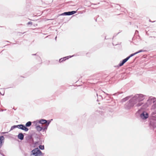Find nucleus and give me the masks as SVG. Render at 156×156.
<instances>
[{
  "mask_svg": "<svg viewBox=\"0 0 156 156\" xmlns=\"http://www.w3.org/2000/svg\"><path fill=\"white\" fill-rule=\"evenodd\" d=\"M145 98V96L142 94H136L132 97L125 105V108L126 109H130L135 105L136 107L141 106L143 103L141 102Z\"/></svg>",
  "mask_w": 156,
  "mask_h": 156,
  "instance_id": "f257e3e1",
  "label": "nucleus"
},
{
  "mask_svg": "<svg viewBox=\"0 0 156 156\" xmlns=\"http://www.w3.org/2000/svg\"><path fill=\"white\" fill-rule=\"evenodd\" d=\"M52 120V119H51L50 120H46L44 119H42L39 120H37L36 121H34V122L36 123V125L38 123H40L42 125L44 124V126H46V128H48V127L51 122V121Z\"/></svg>",
  "mask_w": 156,
  "mask_h": 156,
  "instance_id": "f03ea898",
  "label": "nucleus"
},
{
  "mask_svg": "<svg viewBox=\"0 0 156 156\" xmlns=\"http://www.w3.org/2000/svg\"><path fill=\"white\" fill-rule=\"evenodd\" d=\"M43 154L41 151L37 147L34 149L30 152V156H41Z\"/></svg>",
  "mask_w": 156,
  "mask_h": 156,
  "instance_id": "7ed1b4c3",
  "label": "nucleus"
},
{
  "mask_svg": "<svg viewBox=\"0 0 156 156\" xmlns=\"http://www.w3.org/2000/svg\"><path fill=\"white\" fill-rule=\"evenodd\" d=\"M156 101V98L152 97H150L149 98V99L147 100V102L145 105L148 106L149 105H151L152 103H155V101Z\"/></svg>",
  "mask_w": 156,
  "mask_h": 156,
  "instance_id": "20e7f679",
  "label": "nucleus"
},
{
  "mask_svg": "<svg viewBox=\"0 0 156 156\" xmlns=\"http://www.w3.org/2000/svg\"><path fill=\"white\" fill-rule=\"evenodd\" d=\"M140 118L143 120L147 119L149 117L148 114L145 111H143L140 115Z\"/></svg>",
  "mask_w": 156,
  "mask_h": 156,
  "instance_id": "39448f33",
  "label": "nucleus"
},
{
  "mask_svg": "<svg viewBox=\"0 0 156 156\" xmlns=\"http://www.w3.org/2000/svg\"><path fill=\"white\" fill-rule=\"evenodd\" d=\"M42 127H41L40 126L38 125L36 126V129L38 131L40 132L42 130L43 132H44L45 130L47 129L46 126H44L42 125Z\"/></svg>",
  "mask_w": 156,
  "mask_h": 156,
  "instance_id": "423d86ee",
  "label": "nucleus"
},
{
  "mask_svg": "<svg viewBox=\"0 0 156 156\" xmlns=\"http://www.w3.org/2000/svg\"><path fill=\"white\" fill-rule=\"evenodd\" d=\"M76 11H73L68 12H64L60 15L61 16H70L71 15L76 13Z\"/></svg>",
  "mask_w": 156,
  "mask_h": 156,
  "instance_id": "0eeeda50",
  "label": "nucleus"
},
{
  "mask_svg": "<svg viewBox=\"0 0 156 156\" xmlns=\"http://www.w3.org/2000/svg\"><path fill=\"white\" fill-rule=\"evenodd\" d=\"M18 129L23 130L25 132H27L29 130L28 128L26 127V126L23 124L18 125Z\"/></svg>",
  "mask_w": 156,
  "mask_h": 156,
  "instance_id": "6e6552de",
  "label": "nucleus"
},
{
  "mask_svg": "<svg viewBox=\"0 0 156 156\" xmlns=\"http://www.w3.org/2000/svg\"><path fill=\"white\" fill-rule=\"evenodd\" d=\"M73 55H72V56L70 55V56H68L65 57L63 58H60L59 60V62H61L63 61H65L66 59H68L69 58H70L71 57H73Z\"/></svg>",
  "mask_w": 156,
  "mask_h": 156,
  "instance_id": "1a4fd4ad",
  "label": "nucleus"
},
{
  "mask_svg": "<svg viewBox=\"0 0 156 156\" xmlns=\"http://www.w3.org/2000/svg\"><path fill=\"white\" fill-rule=\"evenodd\" d=\"M24 136L22 133H20L18 135V138L20 140H23L24 139Z\"/></svg>",
  "mask_w": 156,
  "mask_h": 156,
  "instance_id": "9d476101",
  "label": "nucleus"
},
{
  "mask_svg": "<svg viewBox=\"0 0 156 156\" xmlns=\"http://www.w3.org/2000/svg\"><path fill=\"white\" fill-rule=\"evenodd\" d=\"M5 138L3 136H0V148L2 146L3 144V140H4Z\"/></svg>",
  "mask_w": 156,
  "mask_h": 156,
  "instance_id": "9b49d317",
  "label": "nucleus"
},
{
  "mask_svg": "<svg viewBox=\"0 0 156 156\" xmlns=\"http://www.w3.org/2000/svg\"><path fill=\"white\" fill-rule=\"evenodd\" d=\"M130 97V96H128L126 97L123 98L122 100V102H124L127 100L128 99H129V98Z\"/></svg>",
  "mask_w": 156,
  "mask_h": 156,
  "instance_id": "f8f14e48",
  "label": "nucleus"
},
{
  "mask_svg": "<svg viewBox=\"0 0 156 156\" xmlns=\"http://www.w3.org/2000/svg\"><path fill=\"white\" fill-rule=\"evenodd\" d=\"M32 122L30 121H29L27 122L25 124V126L26 127H29L31 125Z\"/></svg>",
  "mask_w": 156,
  "mask_h": 156,
  "instance_id": "ddd939ff",
  "label": "nucleus"
},
{
  "mask_svg": "<svg viewBox=\"0 0 156 156\" xmlns=\"http://www.w3.org/2000/svg\"><path fill=\"white\" fill-rule=\"evenodd\" d=\"M17 128H18V125H14L11 127L10 131H11L13 129H14Z\"/></svg>",
  "mask_w": 156,
  "mask_h": 156,
  "instance_id": "4468645a",
  "label": "nucleus"
},
{
  "mask_svg": "<svg viewBox=\"0 0 156 156\" xmlns=\"http://www.w3.org/2000/svg\"><path fill=\"white\" fill-rule=\"evenodd\" d=\"M39 147L40 149L41 150H43L44 149V145H40L39 146Z\"/></svg>",
  "mask_w": 156,
  "mask_h": 156,
  "instance_id": "2eb2a0df",
  "label": "nucleus"
},
{
  "mask_svg": "<svg viewBox=\"0 0 156 156\" xmlns=\"http://www.w3.org/2000/svg\"><path fill=\"white\" fill-rule=\"evenodd\" d=\"M124 64V63L122 61H121L120 62V63L119 64V66H123Z\"/></svg>",
  "mask_w": 156,
  "mask_h": 156,
  "instance_id": "dca6fc26",
  "label": "nucleus"
},
{
  "mask_svg": "<svg viewBox=\"0 0 156 156\" xmlns=\"http://www.w3.org/2000/svg\"><path fill=\"white\" fill-rule=\"evenodd\" d=\"M144 51V50H140L139 51H138L136 52V54H137L138 53H139L142 52Z\"/></svg>",
  "mask_w": 156,
  "mask_h": 156,
  "instance_id": "f3484780",
  "label": "nucleus"
},
{
  "mask_svg": "<svg viewBox=\"0 0 156 156\" xmlns=\"http://www.w3.org/2000/svg\"><path fill=\"white\" fill-rule=\"evenodd\" d=\"M136 54V53L135 52L134 53H133V54H131L130 55H129V56L130 57V58L133 56L134 55H135Z\"/></svg>",
  "mask_w": 156,
  "mask_h": 156,
  "instance_id": "a211bd4d",
  "label": "nucleus"
},
{
  "mask_svg": "<svg viewBox=\"0 0 156 156\" xmlns=\"http://www.w3.org/2000/svg\"><path fill=\"white\" fill-rule=\"evenodd\" d=\"M28 137L29 139L30 140L32 139V135H29L28 136Z\"/></svg>",
  "mask_w": 156,
  "mask_h": 156,
  "instance_id": "6ab92c4d",
  "label": "nucleus"
},
{
  "mask_svg": "<svg viewBox=\"0 0 156 156\" xmlns=\"http://www.w3.org/2000/svg\"><path fill=\"white\" fill-rule=\"evenodd\" d=\"M122 61L124 63L127 61L126 58L123 59Z\"/></svg>",
  "mask_w": 156,
  "mask_h": 156,
  "instance_id": "aec40b11",
  "label": "nucleus"
},
{
  "mask_svg": "<svg viewBox=\"0 0 156 156\" xmlns=\"http://www.w3.org/2000/svg\"><path fill=\"white\" fill-rule=\"evenodd\" d=\"M27 24H28V25H29V24L32 25V23L31 21H30V22H28V23Z\"/></svg>",
  "mask_w": 156,
  "mask_h": 156,
  "instance_id": "412c9836",
  "label": "nucleus"
},
{
  "mask_svg": "<svg viewBox=\"0 0 156 156\" xmlns=\"http://www.w3.org/2000/svg\"><path fill=\"white\" fill-rule=\"evenodd\" d=\"M130 58V57L129 56L127 57V58H126V59L127 61H128Z\"/></svg>",
  "mask_w": 156,
  "mask_h": 156,
  "instance_id": "4be33fe9",
  "label": "nucleus"
},
{
  "mask_svg": "<svg viewBox=\"0 0 156 156\" xmlns=\"http://www.w3.org/2000/svg\"><path fill=\"white\" fill-rule=\"evenodd\" d=\"M130 58V57L129 56L127 57V58H126V59L127 61H128Z\"/></svg>",
  "mask_w": 156,
  "mask_h": 156,
  "instance_id": "5701e85b",
  "label": "nucleus"
},
{
  "mask_svg": "<svg viewBox=\"0 0 156 156\" xmlns=\"http://www.w3.org/2000/svg\"><path fill=\"white\" fill-rule=\"evenodd\" d=\"M8 132H2V134H6V133H8Z\"/></svg>",
  "mask_w": 156,
  "mask_h": 156,
  "instance_id": "b1692460",
  "label": "nucleus"
},
{
  "mask_svg": "<svg viewBox=\"0 0 156 156\" xmlns=\"http://www.w3.org/2000/svg\"><path fill=\"white\" fill-rule=\"evenodd\" d=\"M0 154H2L3 156H5L3 154H2L1 153H0Z\"/></svg>",
  "mask_w": 156,
  "mask_h": 156,
  "instance_id": "393cba45",
  "label": "nucleus"
},
{
  "mask_svg": "<svg viewBox=\"0 0 156 156\" xmlns=\"http://www.w3.org/2000/svg\"><path fill=\"white\" fill-rule=\"evenodd\" d=\"M36 54H32V55H36Z\"/></svg>",
  "mask_w": 156,
  "mask_h": 156,
  "instance_id": "a878e982",
  "label": "nucleus"
},
{
  "mask_svg": "<svg viewBox=\"0 0 156 156\" xmlns=\"http://www.w3.org/2000/svg\"><path fill=\"white\" fill-rule=\"evenodd\" d=\"M99 96L100 97H101V98H102V96H101V95H100Z\"/></svg>",
  "mask_w": 156,
  "mask_h": 156,
  "instance_id": "bb28decb",
  "label": "nucleus"
},
{
  "mask_svg": "<svg viewBox=\"0 0 156 156\" xmlns=\"http://www.w3.org/2000/svg\"><path fill=\"white\" fill-rule=\"evenodd\" d=\"M138 32V31L137 30H136V33Z\"/></svg>",
  "mask_w": 156,
  "mask_h": 156,
  "instance_id": "cd10ccee",
  "label": "nucleus"
},
{
  "mask_svg": "<svg viewBox=\"0 0 156 156\" xmlns=\"http://www.w3.org/2000/svg\"><path fill=\"white\" fill-rule=\"evenodd\" d=\"M57 38V37H55V40H56Z\"/></svg>",
  "mask_w": 156,
  "mask_h": 156,
  "instance_id": "c85d7f7f",
  "label": "nucleus"
},
{
  "mask_svg": "<svg viewBox=\"0 0 156 156\" xmlns=\"http://www.w3.org/2000/svg\"><path fill=\"white\" fill-rule=\"evenodd\" d=\"M116 94V93H115L114 94H113V95H115Z\"/></svg>",
  "mask_w": 156,
  "mask_h": 156,
  "instance_id": "c756f323",
  "label": "nucleus"
},
{
  "mask_svg": "<svg viewBox=\"0 0 156 156\" xmlns=\"http://www.w3.org/2000/svg\"><path fill=\"white\" fill-rule=\"evenodd\" d=\"M105 94H106L107 95H108V94H107V93H105Z\"/></svg>",
  "mask_w": 156,
  "mask_h": 156,
  "instance_id": "7c9ffc66",
  "label": "nucleus"
},
{
  "mask_svg": "<svg viewBox=\"0 0 156 156\" xmlns=\"http://www.w3.org/2000/svg\"><path fill=\"white\" fill-rule=\"evenodd\" d=\"M96 94H97V96H98V94L97 93Z\"/></svg>",
  "mask_w": 156,
  "mask_h": 156,
  "instance_id": "2f4dec72",
  "label": "nucleus"
},
{
  "mask_svg": "<svg viewBox=\"0 0 156 156\" xmlns=\"http://www.w3.org/2000/svg\"><path fill=\"white\" fill-rule=\"evenodd\" d=\"M149 21H150V22H151V20H149Z\"/></svg>",
  "mask_w": 156,
  "mask_h": 156,
  "instance_id": "473e14b6",
  "label": "nucleus"
},
{
  "mask_svg": "<svg viewBox=\"0 0 156 156\" xmlns=\"http://www.w3.org/2000/svg\"><path fill=\"white\" fill-rule=\"evenodd\" d=\"M6 42H9V41H6Z\"/></svg>",
  "mask_w": 156,
  "mask_h": 156,
  "instance_id": "72a5a7b5",
  "label": "nucleus"
}]
</instances>
